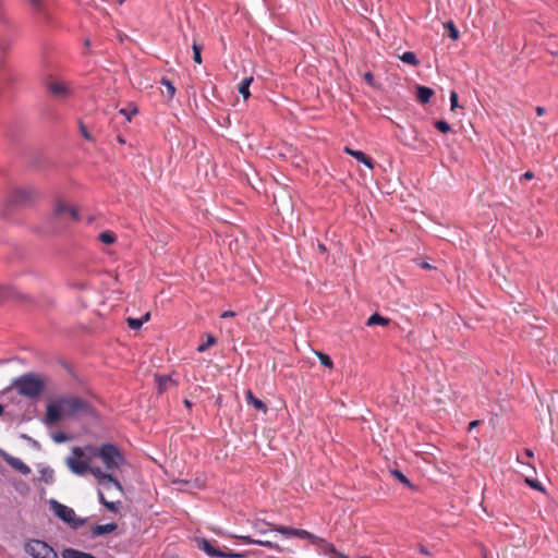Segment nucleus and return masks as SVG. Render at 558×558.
<instances>
[{
	"label": "nucleus",
	"mask_w": 558,
	"mask_h": 558,
	"mask_svg": "<svg viewBox=\"0 0 558 558\" xmlns=\"http://www.w3.org/2000/svg\"><path fill=\"white\" fill-rule=\"evenodd\" d=\"M45 381L34 373H26L13 379L12 387L19 395L31 399L37 398L45 389Z\"/></svg>",
	"instance_id": "obj_1"
},
{
	"label": "nucleus",
	"mask_w": 558,
	"mask_h": 558,
	"mask_svg": "<svg viewBox=\"0 0 558 558\" xmlns=\"http://www.w3.org/2000/svg\"><path fill=\"white\" fill-rule=\"evenodd\" d=\"M94 456L99 458L105 464L106 469L113 472L125 463V457L122 450L114 444L107 442L102 444Z\"/></svg>",
	"instance_id": "obj_2"
},
{
	"label": "nucleus",
	"mask_w": 558,
	"mask_h": 558,
	"mask_svg": "<svg viewBox=\"0 0 558 558\" xmlns=\"http://www.w3.org/2000/svg\"><path fill=\"white\" fill-rule=\"evenodd\" d=\"M60 399L64 408V416L66 417L77 415L94 417L97 414L95 407L81 397L70 396L61 397Z\"/></svg>",
	"instance_id": "obj_3"
},
{
	"label": "nucleus",
	"mask_w": 558,
	"mask_h": 558,
	"mask_svg": "<svg viewBox=\"0 0 558 558\" xmlns=\"http://www.w3.org/2000/svg\"><path fill=\"white\" fill-rule=\"evenodd\" d=\"M34 190L31 187L14 189L4 201L5 210L3 216H8L11 210L24 207L32 203Z\"/></svg>",
	"instance_id": "obj_4"
},
{
	"label": "nucleus",
	"mask_w": 558,
	"mask_h": 558,
	"mask_svg": "<svg viewBox=\"0 0 558 558\" xmlns=\"http://www.w3.org/2000/svg\"><path fill=\"white\" fill-rule=\"evenodd\" d=\"M24 550L33 558H58L57 551L40 539H28L24 545Z\"/></svg>",
	"instance_id": "obj_5"
},
{
	"label": "nucleus",
	"mask_w": 558,
	"mask_h": 558,
	"mask_svg": "<svg viewBox=\"0 0 558 558\" xmlns=\"http://www.w3.org/2000/svg\"><path fill=\"white\" fill-rule=\"evenodd\" d=\"M50 505L54 514L63 522L70 524L73 529H77L85 524L86 519L76 518L72 508L62 505L57 500H51Z\"/></svg>",
	"instance_id": "obj_6"
},
{
	"label": "nucleus",
	"mask_w": 558,
	"mask_h": 558,
	"mask_svg": "<svg viewBox=\"0 0 558 558\" xmlns=\"http://www.w3.org/2000/svg\"><path fill=\"white\" fill-rule=\"evenodd\" d=\"M271 531L282 534L286 537H298L301 539H307L312 544H318V542L320 541V537H318L317 535H315L306 530L298 529V527H293V526L274 524V525H271Z\"/></svg>",
	"instance_id": "obj_7"
},
{
	"label": "nucleus",
	"mask_w": 558,
	"mask_h": 558,
	"mask_svg": "<svg viewBox=\"0 0 558 558\" xmlns=\"http://www.w3.org/2000/svg\"><path fill=\"white\" fill-rule=\"evenodd\" d=\"M52 217L63 223V227H65L68 221L78 222L81 220L78 210L63 202H58L56 204Z\"/></svg>",
	"instance_id": "obj_8"
},
{
	"label": "nucleus",
	"mask_w": 558,
	"mask_h": 558,
	"mask_svg": "<svg viewBox=\"0 0 558 558\" xmlns=\"http://www.w3.org/2000/svg\"><path fill=\"white\" fill-rule=\"evenodd\" d=\"M72 457L66 458V465L76 475H84L89 470V464L86 461L81 460L84 456V450L81 447H74L72 449Z\"/></svg>",
	"instance_id": "obj_9"
},
{
	"label": "nucleus",
	"mask_w": 558,
	"mask_h": 558,
	"mask_svg": "<svg viewBox=\"0 0 558 558\" xmlns=\"http://www.w3.org/2000/svg\"><path fill=\"white\" fill-rule=\"evenodd\" d=\"M88 472H90L98 481V484L104 486L106 489H110L111 486L116 487L120 492L123 490V486L111 473H107L102 471L99 466L92 468L89 466Z\"/></svg>",
	"instance_id": "obj_10"
},
{
	"label": "nucleus",
	"mask_w": 558,
	"mask_h": 558,
	"mask_svg": "<svg viewBox=\"0 0 558 558\" xmlns=\"http://www.w3.org/2000/svg\"><path fill=\"white\" fill-rule=\"evenodd\" d=\"M46 88L57 99H65L73 94L65 84L60 82H46Z\"/></svg>",
	"instance_id": "obj_11"
},
{
	"label": "nucleus",
	"mask_w": 558,
	"mask_h": 558,
	"mask_svg": "<svg viewBox=\"0 0 558 558\" xmlns=\"http://www.w3.org/2000/svg\"><path fill=\"white\" fill-rule=\"evenodd\" d=\"M0 457L15 471L20 472L23 475H28L32 470L31 468L24 463L20 458L13 457L8 452L0 450Z\"/></svg>",
	"instance_id": "obj_12"
},
{
	"label": "nucleus",
	"mask_w": 558,
	"mask_h": 558,
	"mask_svg": "<svg viewBox=\"0 0 558 558\" xmlns=\"http://www.w3.org/2000/svg\"><path fill=\"white\" fill-rule=\"evenodd\" d=\"M234 537L243 541L245 544L259 545V546H263V547H266V548H269V549H274V550H276L278 553H282L284 550L277 543H274V542H270V541H263V539L253 538L250 535H235Z\"/></svg>",
	"instance_id": "obj_13"
},
{
	"label": "nucleus",
	"mask_w": 558,
	"mask_h": 558,
	"mask_svg": "<svg viewBox=\"0 0 558 558\" xmlns=\"http://www.w3.org/2000/svg\"><path fill=\"white\" fill-rule=\"evenodd\" d=\"M62 415L64 416V408L60 398L57 402L48 404L46 413L47 423L59 421Z\"/></svg>",
	"instance_id": "obj_14"
},
{
	"label": "nucleus",
	"mask_w": 558,
	"mask_h": 558,
	"mask_svg": "<svg viewBox=\"0 0 558 558\" xmlns=\"http://www.w3.org/2000/svg\"><path fill=\"white\" fill-rule=\"evenodd\" d=\"M344 153L355 158L357 161L365 165L368 169H374L375 162L374 160L368 157L366 154H364L362 150H355L348 146L344 147Z\"/></svg>",
	"instance_id": "obj_15"
},
{
	"label": "nucleus",
	"mask_w": 558,
	"mask_h": 558,
	"mask_svg": "<svg viewBox=\"0 0 558 558\" xmlns=\"http://www.w3.org/2000/svg\"><path fill=\"white\" fill-rule=\"evenodd\" d=\"M118 529V524L114 522L107 524H96L90 532L92 537H98L105 534H109Z\"/></svg>",
	"instance_id": "obj_16"
},
{
	"label": "nucleus",
	"mask_w": 558,
	"mask_h": 558,
	"mask_svg": "<svg viewBox=\"0 0 558 558\" xmlns=\"http://www.w3.org/2000/svg\"><path fill=\"white\" fill-rule=\"evenodd\" d=\"M199 548L204 550L209 557L219 558L222 555V550L216 548L209 541L202 538L199 542Z\"/></svg>",
	"instance_id": "obj_17"
},
{
	"label": "nucleus",
	"mask_w": 558,
	"mask_h": 558,
	"mask_svg": "<svg viewBox=\"0 0 558 558\" xmlns=\"http://www.w3.org/2000/svg\"><path fill=\"white\" fill-rule=\"evenodd\" d=\"M17 298L19 293L12 287H0V304H3L11 300H16Z\"/></svg>",
	"instance_id": "obj_18"
},
{
	"label": "nucleus",
	"mask_w": 558,
	"mask_h": 558,
	"mask_svg": "<svg viewBox=\"0 0 558 558\" xmlns=\"http://www.w3.org/2000/svg\"><path fill=\"white\" fill-rule=\"evenodd\" d=\"M62 558H97L93 554L85 553L74 548H64L62 550Z\"/></svg>",
	"instance_id": "obj_19"
},
{
	"label": "nucleus",
	"mask_w": 558,
	"mask_h": 558,
	"mask_svg": "<svg viewBox=\"0 0 558 558\" xmlns=\"http://www.w3.org/2000/svg\"><path fill=\"white\" fill-rule=\"evenodd\" d=\"M434 95V90L427 86H417L416 87V96L420 102L422 104H428L430 101V98Z\"/></svg>",
	"instance_id": "obj_20"
},
{
	"label": "nucleus",
	"mask_w": 558,
	"mask_h": 558,
	"mask_svg": "<svg viewBox=\"0 0 558 558\" xmlns=\"http://www.w3.org/2000/svg\"><path fill=\"white\" fill-rule=\"evenodd\" d=\"M245 399H246L247 404H251L256 410H259L263 412L267 411V405L260 399L256 398L251 390L246 391Z\"/></svg>",
	"instance_id": "obj_21"
},
{
	"label": "nucleus",
	"mask_w": 558,
	"mask_h": 558,
	"mask_svg": "<svg viewBox=\"0 0 558 558\" xmlns=\"http://www.w3.org/2000/svg\"><path fill=\"white\" fill-rule=\"evenodd\" d=\"M389 323H390L389 318L384 317L378 313H374L368 317V319L366 322V326H377V325L387 326Z\"/></svg>",
	"instance_id": "obj_22"
},
{
	"label": "nucleus",
	"mask_w": 558,
	"mask_h": 558,
	"mask_svg": "<svg viewBox=\"0 0 558 558\" xmlns=\"http://www.w3.org/2000/svg\"><path fill=\"white\" fill-rule=\"evenodd\" d=\"M253 76L245 77L238 87V92L242 95L244 99H247L251 96L250 85L253 82Z\"/></svg>",
	"instance_id": "obj_23"
},
{
	"label": "nucleus",
	"mask_w": 558,
	"mask_h": 558,
	"mask_svg": "<svg viewBox=\"0 0 558 558\" xmlns=\"http://www.w3.org/2000/svg\"><path fill=\"white\" fill-rule=\"evenodd\" d=\"M316 546H322L323 554L328 555L330 557H335L338 554V550L333 546V544L328 543L327 541L320 538L318 544H315Z\"/></svg>",
	"instance_id": "obj_24"
},
{
	"label": "nucleus",
	"mask_w": 558,
	"mask_h": 558,
	"mask_svg": "<svg viewBox=\"0 0 558 558\" xmlns=\"http://www.w3.org/2000/svg\"><path fill=\"white\" fill-rule=\"evenodd\" d=\"M400 60L404 63L416 66L420 64V60L413 51H405L402 56H400Z\"/></svg>",
	"instance_id": "obj_25"
},
{
	"label": "nucleus",
	"mask_w": 558,
	"mask_h": 558,
	"mask_svg": "<svg viewBox=\"0 0 558 558\" xmlns=\"http://www.w3.org/2000/svg\"><path fill=\"white\" fill-rule=\"evenodd\" d=\"M271 525L274 524L266 521L257 520L256 522H254L253 527L256 531V533L266 534L268 530L271 531Z\"/></svg>",
	"instance_id": "obj_26"
},
{
	"label": "nucleus",
	"mask_w": 558,
	"mask_h": 558,
	"mask_svg": "<svg viewBox=\"0 0 558 558\" xmlns=\"http://www.w3.org/2000/svg\"><path fill=\"white\" fill-rule=\"evenodd\" d=\"M40 480L46 484H52L54 481V472L51 468L47 466L40 470Z\"/></svg>",
	"instance_id": "obj_27"
},
{
	"label": "nucleus",
	"mask_w": 558,
	"mask_h": 558,
	"mask_svg": "<svg viewBox=\"0 0 558 558\" xmlns=\"http://www.w3.org/2000/svg\"><path fill=\"white\" fill-rule=\"evenodd\" d=\"M217 339L211 333H206V341L197 347V352H205L210 345H214Z\"/></svg>",
	"instance_id": "obj_28"
},
{
	"label": "nucleus",
	"mask_w": 558,
	"mask_h": 558,
	"mask_svg": "<svg viewBox=\"0 0 558 558\" xmlns=\"http://www.w3.org/2000/svg\"><path fill=\"white\" fill-rule=\"evenodd\" d=\"M99 240L107 245H111L117 241V236L111 231H104L99 234Z\"/></svg>",
	"instance_id": "obj_29"
},
{
	"label": "nucleus",
	"mask_w": 558,
	"mask_h": 558,
	"mask_svg": "<svg viewBox=\"0 0 558 558\" xmlns=\"http://www.w3.org/2000/svg\"><path fill=\"white\" fill-rule=\"evenodd\" d=\"M434 126L444 134L449 133L451 131V125L445 120H435Z\"/></svg>",
	"instance_id": "obj_30"
},
{
	"label": "nucleus",
	"mask_w": 558,
	"mask_h": 558,
	"mask_svg": "<svg viewBox=\"0 0 558 558\" xmlns=\"http://www.w3.org/2000/svg\"><path fill=\"white\" fill-rule=\"evenodd\" d=\"M161 85H163L167 89V96L169 99L173 98L175 95V87L174 85L166 77H162L160 81Z\"/></svg>",
	"instance_id": "obj_31"
},
{
	"label": "nucleus",
	"mask_w": 558,
	"mask_h": 558,
	"mask_svg": "<svg viewBox=\"0 0 558 558\" xmlns=\"http://www.w3.org/2000/svg\"><path fill=\"white\" fill-rule=\"evenodd\" d=\"M192 49H193V61L197 64H201L202 63V49H203V46L202 45H198L196 44V41L193 43V46H192Z\"/></svg>",
	"instance_id": "obj_32"
},
{
	"label": "nucleus",
	"mask_w": 558,
	"mask_h": 558,
	"mask_svg": "<svg viewBox=\"0 0 558 558\" xmlns=\"http://www.w3.org/2000/svg\"><path fill=\"white\" fill-rule=\"evenodd\" d=\"M316 355L320 364L324 365L325 367L331 368L333 366V362L328 354H325L323 352H316Z\"/></svg>",
	"instance_id": "obj_33"
},
{
	"label": "nucleus",
	"mask_w": 558,
	"mask_h": 558,
	"mask_svg": "<svg viewBox=\"0 0 558 558\" xmlns=\"http://www.w3.org/2000/svg\"><path fill=\"white\" fill-rule=\"evenodd\" d=\"M445 27L449 31V37L452 40H457L459 38V31H458V28L456 27V25L453 24L452 21L447 22L445 24Z\"/></svg>",
	"instance_id": "obj_34"
},
{
	"label": "nucleus",
	"mask_w": 558,
	"mask_h": 558,
	"mask_svg": "<svg viewBox=\"0 0 558 558\" xmlns=\"http://www.w3.org/2000/svg\"><path fill=\"white\" fill-rule=\"evenodd\" d=\"M524 482L533 489H536L538 492H545V488L544 486L542 485L541 482H538L537 480H534V478H530V477H525Z\"/></svg>",
	"instance_id": "obj_35"
},
{
	"label": "nucleus",
	"mask_w": 558,
	"mask_h": 558,
	"mask_svg": "<svg viewBox=\"0 0 558 558\" xmlns=\"http://www.w3.org/2000/svg\"><path fill=\"white\" fill-rule=\"evenodd\" d=\"M392 475L399 480L402 484L409 486V487H412V483L410 482V480L399 470H393L391 471Z\"/></svg>",
	"instance_id": "obj_36"
},
{
	"label": "nucleus",
	"mask_w": 558,
	"mask_h": 558,
	"mask_svg": "<svg viewBox=\"0 0 558 558\" xmlns=\"http://www.w3.org/2000/svg\"><path fill=\"white\" fill-rule=\"evenodd\" d=\"M128 322V326L132 329V330H137L142 327L143 325V320H141L140 318H132V317H129L126 319Z\"/></svg>",
	"instance_id": "obj_37"
},
{
	"label": "nucleus",
	"mask_w": 558,
	"mask_h": 558,
	"mask_svg": "<svg viewBox=\"0 0 558 558\" xmlns=\"http://www.w3.org/2000/svg\"><path fill=\"white\" fill-rule=\"evenodd\" d=\"M80 131H81L82 136H83L86 141H88V142H94V137H93V135L88 132V130H87L86 125H85L82 121H80Z\"/></svg>",
	"instance_id": "obj_38"
},
{
	"label": "nucleus",
	"mask_w": 558,
	"mask_h": 558,
	"mask_svg": "<svg viewBox=\"0 0 558 558\" xmlns=\"http://www.w3.org/2000/svg\"><path fill=\"white\" fill-rule=\"evenodd\" d=\"M121 506H122V504H121V501H120V500H118V501H107V502L105 504V507H106L109 511H111V512H118V511L120 510Z\"/></svg>",
	"instance_id": "obj_39"
},
{
	"label": "nucleus",
	"mask_w": 558,
	"mask_h": 558,
	"mask_svg": "<svg viewBox=\"0 0 558 558\" xmlns=\"http://www.w3.org/2000/svg\"><path fill=\"white\" fill-rule=\"evenodd\" d=\"M52 439L57 444H62V442H65L69 439V437L65 433L58 432L52 435Z\"/></svg>",
	"instance_id": "obj_40"
},
{
	"label": "nucleus",
	"mask_w": 558,
	"mask_h": 558,
	"mask_svg": "<svg viewBox=\"0 0 558 558\" xmlns=\"http://www.w3.org/2000/svg\"><path fill=\"white\" fill-rule=\"evenodd\" d=\"M37 13H44V0H28Z\"/></svg>",
	"instance_id": "obj_41"
},
{
	"label": "nucleus",
	"mask_w": 558,
	"mask_h": 558,
	"mask_svg": "<svg viewBox=\"0 0 558 558\" xmlns=\"http://www.w3.org/2000/svg\"><path fill=\"white\" fill-rule=\"evenodd\" d=\"M450 106L452 111L459 107L458 94L454 90L450 92Z\"/></svg>",
	"instance_id": "obj_42"
},
{
	"label": "nucleus",
	"mask_w": 558,
	"mask_h": 558,
	"mask_svg": "<svg viewBox=\"0 0 558 558\" xmlns=\"http://www.w3.org/2000/svg\"><path fill=\"white\" fill-rule=\"evenodd\" d=\"M245 554L234 553V551H222L219 558H243Z\"/></svg>",
	"instance_id": "obj_43"
},
{
	"label": "nucleus",
	"mask_w": 558,
	"mask_h": 558,
	"mask_svg": "<svg viewBox=\"0 0 558 558\" xmlns=\"http://www.w3.org/2000/svg\"><path fill=\"white\" fill-rule=\"evenodd\" d=\"M137 112V109L136 108H133L131 111H129L128 109H121L120 110V113H122L123 116H125L126 120L128 121H131V118H132V114L136 113Z\"/></svg>",
	"instance_id": "obj_44"
},
{
	"label": "nucleus",
	"mask_w": 558,
	"mask_h": 558,
	"mask_svg": "<svg viewBox=\"0 0 558 558\" xmlns=\"http://www.w3.org/2000/svg\"><path fill=\"white\" fill-rule=\"evenodd\" d=\"M168 380H170L169 377H163V376L158 377V385H159L160 390H162L166 387V384Z\"/></svg>",
	"instance_id": "obj_45"
},
{
	"label": "nucleus",
	"mask_w": 558,
	"mask_h": 558,
	"mask_svg": "<svg viewBox=\"0 0 558 558\" xmlns=\"http://www.w3.org/2000/svg\"><path fill=\"white\" fill-rule=\"evenodd\" d=\"M534 178V173L532 171H526L524 172L521 178H520V182H523L525 180H532Z\"/></svg>",
	"instance_id": "obj_46"
},
{
	"label": "nucleus",
	"mask_w": 558,
	"mask_h": 558,
	"mask_svg": "<svg viewBox=\"0 0 558 558\" xmlns=\"http://www.w3.org/2000/svg\"><path fill=\"white\" fill-rule=\"evenodd\" d=\"M98 500L102 506H105V504L108 501L100 489L98 490Z\"/></svg>",
	"instance_id": "obj_47"
},
{
	"label": "nucleus",
	"mask_w": 558,
	"mask_h": 558,
	"mask_svg": "<svg viewBox=\"0 0 558 558\" xmlns=\"http://www.w3.org/2000/svg\"><path fill=\"white\" fill-rule=\"evenodd\" d=\"M364 78H365V81H366L367 83L373 84L374 76H373V74H372L371 72H366V73L364 74Z\"/></svg>",
	"instance_id": "obj_48"
},
{
	"label": "nucleus",
	"mask_w": 558,
	"mask_h": 558,
	"mask_svg": "<svg viewBox=\"0 0 558 558\" xmlns=\"http://www.w3.org/2000/svg\"><path fill=\"white\" fill-rule=\"evenodd\" d=\"M523 453H524V456H525L526 458H530V459H532V458L534 457V452H533V450H531V449H529V448L524 449V452H523Z\"/></svg>",
	"instance_id": "obj_49"
},
{
	"label": "nucleus",
	"mask_w": 558,
	"mask_h": 558,
	"mask_svg": "<svg viewBox=\"0 0 558 558\" xmlns=\"http://www.w3.org/2000/svg\"><path fill=\"white\" fill-rule=\"evenodd\" d=\"M234 315H235V314H234V312H232V311H226V312H223V313L221 314V317H222V318H226V317H233Z\"/></svg>",
	"instance_id": "obj_50"
},
{
	"label": "nucleus",
	"mask_w": 558,
	"mask_h": 558,
	"mask_svg": "<svg viewBox=\"0 0 558 558\" xmlns=\"http://www.w3.org/2000/svg\"><path fill=\"white\" fill-rule=\"evenodd\" d=\"M480 424V421L475 420V421H472L470 424H469V429H473L474 427L478 426Z\"/></svg>",
	"instance_id": "obj_51"
},
{
	"label": "nucleus",
	"mask_w": 558,
	"mask_h": 558,
	"mask_svg": "<svg viewBox=\"0 0 558 558\" xmlns=\"http://www.w3.org/2000/svg\"><path fill=\"white\" fill-rule=\"evenodd\" d=\"M536 113H537L538 116H543V114L545 113V108H543V107H537V108H536Z\"/></svg>",
	"instance_id": "obj_52"
},
{
	"label": "nucleus",
	"mask_w": 558,
	"mask_h": 558,
	"mask_svg": "<svg viewBox=\"0 0 558 558\" xmlns=\"http://www.w3.org/2000/svg\"><path fill=\"white\" fill-rule=\"evenodd\" d=\"M421 266H422V268H424V269H432V268H433V267H432V265H430V264H428V263H426V262H423V263L421 264Z\"/></svg>",
	"instance_id": "obj_53"
},
{
	"label": "nucleus",
	"mask_w": 558,
	"mask_h": 558,
	"mask_svg": "<svg viewBox=\"0 0 558 558\" xmlns=\"http://www.w3.org/2000/svg\"><path fill=\"white\" fill-rule=\"evenodd\" d=\"M149 317H150V313H146V314H144V315H143V317H142V318H140V319H141V320H143V324H144L145 322H147V320L149 319Z\"/></svg>",
	"instance_id": "obj_54"
},
{
	"label": "nucleus",
	"mask_w": 558,
	"mask_h": 558,
	"mask_svg": "<svg viewBox=\"0 0 558 558\" xmlns=\"http://www.w3.org/2000/svg\"><path fill=\"white\" fill-rule=\"evenodd\" d=\"M330 558H349V557L347 555L338 551V554L335 557H330Z\"/></svg>",
	"instance_id": "obj_55"
},
{
	"label": "nucleus",
	"mask_w": 558,
	"mask_h": 558,
	"mask_svg": "<svg viewBox=\"0 0 558 558\" xmlns=\"http://www.w3.org/2000/svg\"><path fill=\"white\" fill-rule=\"evenodd\" d=\"M5 69V62H4V59L3 58H0V70H4Z\"/></svg>",
	"instance_id": "obj_56"
},
{
	"label": "nucleus",
	"mask_w": 558,
	"mask_h": 558,
	"mask_svg": "<svg viewBox=\"0 0 558 558\" xmlns=\"http://www.w3.org/2000/svg\"><path fill=\"white\" fill-rule=\"evenodd\" d=\"M0 21H3L2 1L0 0Z\"/></svg>",
	"instance_id": "obj_57"
},
{
	"label": "nucleus",
	"mask_w": 558,
	"mask_h": 558,
	"mask_svg": "<svg viewBox=\"0 0 558 558\" xmlns=\"http://www.w3.org/2000/svg\"><path fill=\"white\" fill-rule=\"evenodd\" d=\"M184 405H185L186 408H191V407H192V402H191L190 400L185 399V400H184Z\"/></svg>",
	"instance_id": "obj_58"
},
{
	"label": "nucleus",
	"mask_w": 558,
	"mask_h": 558,
	"mask_svg": "<svg viewBox=\"0 0 558 558\" xmlns=\"http://www.w3.org/2000/svg\"><path fill=\"white\" fill-rule=\"evenodd\" d=\"M318 248H319V251H320V252H325V251H326V247H325V245H324V244H319V245H318Z\"/></svg>",
	"instance_id": "obj_59"
},
{
	"label": "nucleus",
	"mask_w": 558,
	"mask_h": 558,
	"mask_svg": "<svg viewBox=\"0 0 558 558\" xmlns=\"http://www.w3.org/2000/svg\"><path fill=\"white\" fill-rule=\"evenodd\" d=\"M421 553L425 554V555H428V551L424 547H421Z\"/></svg>",
	"instance_id": "obj_60"
},
{
	"label": "nucleus",
	"mask_w": 558,
	"mask_h": 558,
	"mask_svg": "<svg viewBox=\"0 0 558 558\" xmlns=\"http://www.w3.org/2000/svg\"><path fill=\"white\" fill-rule=\"evenodd\" d=\"M3 412H4V408L2 404H0V416L3 414Z\"/></svg>",
	"instance_id": "obj_61"
},
{
	"label": "nucleus",
	"mask_w": 558,
	"mask_h": 558,
	"mask_svg": "<svg viewBox=\"0 0 558 558\" xmlns=\"http://www.w3.org/2000/svg\"><path fill=\"white\" fill-rule=\"evenodd\" d=\"M84 45H85V47H89V45H90L89 39H86V40H85V43H84Z\"/></svg>",
	"instance_id": "obj_62"
},
{
	"label": "nucleus",
	"mask_w": 558,
	"mask_h": 558,
	"mask_svg": "<svg viewBox=\"0 0 558 558\" xmlns=\"http://www.w3.org/2000/svg\"><path fill=\"white\" fill-rule=\"evenodd\" d=\"M118 141L119 143L123 144L124 143V140L121 137V136H118Z\"/></svg>",
	"instance_id": "obj_63"
},
{
	"label": "nucleus",
	"mask_w": 558,
	"mask_h": 558,
	"mask_svg": "<svg viewBox=\"0 0 558 558\" xmlns=\"http://www.w3.org/2000/svg\"><path fill=\"white\" fill-rule=\"evenodd\" d=\"M518 462H520V463H524V462L521 460V458H520V457H518Z\"/></svg>",
	"instance_id": "obj_64"
}]
</instances>
